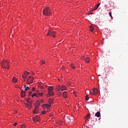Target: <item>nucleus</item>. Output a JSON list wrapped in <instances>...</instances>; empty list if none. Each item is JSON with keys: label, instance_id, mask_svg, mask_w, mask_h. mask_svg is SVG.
Listing matches in <instances>:
<instances>
[{"label": "nucleus", "instance_id": "obj_1", "mask_svg": "<svg viewBox=\"0 0 128 128\" xmlns=\"http://www.w3.org/2000/svg\"><path fill=\"white\" fill-rule=\"evenodd\" d=\"M10 61L8 60H2L1 62V66L4 70H10Z\"/></svg>", "mask_w": 128, "mask_h": 128}, {"label": "nucleus", "instance_id": "obj_2", "mask_svg": "<svg viewBox=\"0 0 128 128\" xmlns=\"http://www.w3.org/2000/svg\"><path fill=\"white\" fill-rule=\"evenodd\" d=\"M42 12L44 16H47L52 14V10L50 8H44L42 10Z\"/></svg>", "mask_w": 128, "mask_h": 128}, {"label": "nucleus", "instance_id": "obj_3", "mask_svg": "<svg viewBox=\"0 0 128 128\" xmlns=\"http://www.w3.org/2000/svg\"><path fill=\"white\" fill-rule=\"evenodd\" d=\"M56 90H57L58 92H60V90L63 92V90H66V87L65 86L58 85L56 86Z\"/></svg>", "mask_w": 128, "mask_h": 128}, {"label": "nucleus", "instance_id": "obj_4", "mask_svg": "<svg viewBox=\"0 0 128 128\" xmlns=\"http://www.w3.org/2000/svg\"><path fill=\"white\" fill-rule=\"evenodd\" d=\"M46 36H52L53 38H56V36H55L56 32H54L52 30H49Z\"/></svg>", "mask_w": 128, "mask_h": 128}, {"label": "nucleus", "instance_id": "obj_5", "mask_svg": "<svg viewBox=\"0 0 128 128\" xmlns=\"http://www.w3.org/2000/svg\"><path fill=\"white\" fill-rule=\"evenodd\" d=\"M34 82V78L32 76H30L27 78V84H30Z\"/></svg>", "mask_w": 128, "mask_h": 128}, {"label": "nucleus", "instance_id": "obj_6", "mask_svg": "<svg viewBox=\"0 0 128 128\" xmlns=\"http://www.w3.org/2000/svg\"><path fill=\"white\" fill-rule=\"evenodd\" d=\"M93 92H90V94H94V96H96L98 94V90L96 88H94L92 89Z\"/></svg>", "mask_w": 128, "mask_h": 128}, {"label": "nucleus", "instance_id": "obj_7", "mask_svg": "<svg viewBox=\"0 0 128 128\" xmlns=\"http://www.w3.org/2000/svg\"><path fill=\"white\" fill-rule=\"evenodd\" d=\"M34 122H40V118L38 116H35L34 117H33L32 118Z\"/></svg>", "mask_w": 128, "mask_h": 128}, {"label": "nucleus", "instance_id": "obj_8", "mask_svg": "<svg viewBox=\"0 0 128 128\" xmlns=\"http://www.w3.org/2000/svg\"><path fill=\"white\" fill-rule=\"evenodd\" d=\"M28 74H30V72H24V74L22 75V78H26L28 76Z\"/></svg>", "mask_w": 128, "mask_h": 128}, {"label": "nucleus", "instance_id": "obj_9", "mask_svg": "<svg viewBox=\"0 0 128 128\" xmlns=\"http://www.w3.org/2000/svg\"><path fill=\"white\" fill-rule=\"evenodd\" d=\"M54 91H48V94H46V96H48V98H50V96H54Z\"/></svg>", "mask_w": 128, "mask_h": 128}, {"label": "nucleus", "instance_id": "obj_10", "mask_svg": "<svg viewBox=\"0 0 128 128\" xmlns=\"http://www.w3.org/2000/svg\"><path fill=\"white\" fill-rule=\"evenodd\" d=\"M63 98H68V94L66 93V92H64L62 93Z\"/></svg>", "mask_w": 128, "mask_h": 128}, {"label": "nucleus", "instance_id": "obj_11", "mask_svg": "<svg viewBox=\"0 0 128 128\" xmlns=\"http://www.w3.org/2000/svg\"><path fill=\"white\" fill-rule=\"evenodd\" d=\"M100 6V3L96 4V6L94 7V8L93 9V10H98V6Z\"/></svg>", "mask_w": 128, "mask_h": 128}, {"label": "nucleus", "instance_id": "obj_12", "mask_svg": "<svg viewBox=\"0 0 128 128\" xmlns=\"http://www.w3.org/2000/svg\"><path fill=\"white\" fill-rule=\"evenodd\" d=\"M21 96L22 98H24V96H26V92H24V91H22Z\"/></svg>", "mask_w": 128, "mask_h": 128}, {"label": "nucleus", "instance_id": "obj_13", "mask_svg": "<svg viewBox=\"0 0 128 128\" xmlns=\"http://www.w3.org/2000/svg\"><path fill=\"white\" fill-rule=\"evenodd\" d=\"M95 116H97V118H100V112H96Z\"/></svg>", "mask_w": 128, "mask_h": 128}, {"label": "nucleus", "instance_id": "obj_14", "mask_svg": "<svg viewBox=\"0 0 128 128\" xmlns=\"http://www.w3.org/2000/svg\"><path fill=\"white\" fill-rule=\"evenodd\" d=\"M26 106L29 108H32V102H29V103L26 104Z\"/></svg>", "mask_w": 128, "mask_h": 128}, {"label": "nucleus", "instance_id": "obj_15", "mask_svg": "<svg viewBox=\"0 0 128 128\" xmlns=\"http://www.w3.org/2000/svg\"><path fill=\"white\" fill-rule=\"evenodd\" d=\"M48 91H54V87L49 86L48 88Z\"/></svg>", "mask_w": 128, "mask_h": 128}, {"label": "nucleus", "instance_id": "obj_16", "mask_svg": "<svg viewBox=\"0 0 128 128\" xmlns=\"http://www.w3.org/2000/svg\"><path fill=\"white\" fill-rule=\"evenodd\" d=\"M29 88H30V87H28L26 85H24V90H29Z\"/></svg>", "mask_w": 128, "mask_h": 128}, {"label": "nucleus", "instance_id": "obj_17", "mask_svg": "<svg viewBox=\"0 0 128 128\" xmlns=\"http://www.w3.org/2000/svg\"><path fill=\"white\" fill-rule=\"evenodd\" d=\"M85 60H86V62L88 64V62H90V58L87 57V58H86Z\"/></svg>", "mask_w": 128, "mask_h": 128}, {"label": "nucleus", "instance_id": "obj_18", "mask_svg": "<svg viewBox=\"0 0 128 128\" xmlns=\"http://www.w3.org/2000/svg\"><path fill=\"white\" fill-rule=\"evenodd\" d=\"M90 118V116L89 115V114H87V115L84 117V120Z\"/></svg>", "mask_w": 128, "mask_h": 128}, {"label": "nucleus", "instance_id": "obj_19", "mask_svg": "<svg viewBox=\"0 0 128 128\" xmlns=\"http://www.w3.org/2000/svg\"><path fill=\"white\" fill-rule=\"evenodd\" d=\"M34 96H36V98H38V94L36 93H34L32 95V98H34Z\"/></svg>", "mask_w": 128, "mask_h": 128}, {"label": "nucleus", "instance_id": "obj_20", "mask_svg": "<svg viewBox=\"0 0 128 128\" xmlns=\"http://www.w3.org/2000/svg\"><path fill=\"white\" fill-rule=\"evenodd\" d=\"M90 32H92L94 30V27L92 26H90Z\"/></svg>", "mask_w": 128, "mask_h": 128}, {"label": "nucleus", "instance_id": "obj_21", "mask_svg": "<svg viewBox=\"0 0 128 128\" xmlns=\"http://www.w3.org/2000/svg\"><path fill=\"white\" fill-rule=\"evenodd\" d=\"M17 80L16 78H13L12 79V82H16Z\"/></svg>", "mask_w": 128, "mask_h": 128}, {"label": "nucleus", "instance_id": "obj_22", "mask_svg": "<svg viewBox=\"0 0 128 128\" xmlns=\"http://www.w3.org/2000/svg\"><path fill=\"white\" fill-rule=\"evenodd\" d=\"M102 84L104 86H108V83H106V82H104L103 83H102Z\"/></svg>", "mask_w": 128, "mask_h": 128}, {"label": "nucleus", "instance_id": "obj_23", "mask_svg": "<svg viewBox=\"0 0 128 128\" xmlns=\"http://www.w3.org/2000/svg\"><path fill=\"white\" fill-rule=\"evenodd\" d=\"M53 102H54V100H52V98H50L49 99V102H50V104H52Z\"/></svg>", "mask_w": 128, "mask_h": 128}, {"label": "nucleus", "instance_id": "obj_24", "mask_svg": "<svg viewBox=\"0 0 128 128\" xmlns=\"http://www.w3.org/2000/svg\"><path fill=\"white\" fill-rule=\"evenodd\" d=\"M70 66H71L73 70H74L76 68V66H74V65H72V64H70Z\"/></svg>", "mask_w": 128, "mask_h": 128}, {"label": "nucleus", "instance_id": "obj_25", "mask_svg": "<svg viewBox=\"0 0 128 128\" xmlns=\"http://www.w3.org/2000/svg\"><path fill=\"white\" fill-rule=\"evenodd\" d=\"M109 16H110L111 18L112 19V12H109Z\"/></svg>", "mask_w": 128, "mask_h": 128}, {"label": "nucleus", "instance_id": "obj_26", "mask_svg": "<svg viewBox=\"0 0 128 128\" xmlns=\"http://www.w3.org/2000/svg\"><path fill=\"white\" fill-rule=\"evenodd\" d=\"M46 107L48 108L50 107V104H46Z\"/></svg>", "mask_w": 128, "mask_h": 128}, {"label": "nucleus", "instance_id": "obj_27", "mask_svg": "<svg viewBox=\"0 0 128 128\" xmlns=\"http://www.w3.org/2000/svg\"><path fill=\"white\" fill-rule=\"evenodd\" d=\"M21 128H26V125L24 124H22L21 125Z\"/></svg>", "mask_w": 128, "mask_h": 128}, {"label": "nucleus", "instance_id": "obj_28", "mask_svg": "<svg viewBox=\"0 0 128 128\" xmlns=\"http://www.w3.org/2000/svg\"><path fill=\"white\" fill-rule=\"evenodd\" d=\"M85 98H86V100H88V98H88V96H86Z\"/></svg>", "mask_w": 128, "mask_h": 128}, {"label": "nucleus", "instance_id": "obj_29", "mask_svg": "<svg viewBox=\"0 0 128 128\" xmlns=\"http://www.w3.org/2000/svg\"><path fill=\"white\" fill-rule=\"evenodd\" d=\"M42 64H46V62L44 60H41Z\"/></svg>", "mask_w": 128, "mask_h": 128}, {"label": "nucleus", "instance_id": "obj_30", "mask_svg": "<svg viewBox=\"0 0 128 128\" xmlns=\"http://www.w3.org/2000/svg\"><path fill=\"white\" fill-rule=\"evenodd\" d=\"M43 94H42V92H41V93H39L38 94V96H43Z\"/></svg>", "mask_w": 128, "mask_h": 128}, {"label": "nucleus", "instance_id": "obj_31", "mask_svg": "<svg viewBox=\"0 0 128 128\" xmlns=\"http://www.w3.org/2000/svg\"><path fill=\"white\" fill-rule=\"evenodd\" d=\"M46 110H43V111L42 112V114H46Z\"/></svg>", "mask_w": 128, "mask_h": 128}, {"label": "nucleus", "instance_id": "obj_32", "mask_svg": "<svg viewBox=\"0 0 128 128\" xmlns=\"http://www.w3.org/2000/svg\"><path fill=\"white\" fill-rule=\"evenodd\" d=\"M33 114H36V110L35 109L33 110Z\"/></svg>", "mask_w": 128, "mask_h": 128}, {"label": "nucleus", "instance_id": "obj_33", "mask_svg": "<svg viewBox=\"0 0 128 128\" xmlns=\"http://www.w3.org/2000/svg\"><path fill=\"white\" fill-rule=\"evenodd\" d=\"M26 102L28 103L30 102V98H28V99L26 100Z\"/></svg>", "mask_w": 128, "mask_h": 128}, {"label": "nucleus", "instance_id": "obj_34", "mask_svg": "<svg viewBox=\"0 0 128 128\" xmlns=\"http://www.w3.org/2000/svg\"><path fill=\"white\" fill-rule=\"evenodd\" d=\"M32 90V92H34L36 90V88H33Z\"/></svg>", "mask_w": 128, "mask_h": 128}, {"label": "nucleus", "instance_id": "obj_35", "mask_svg": "<svg viewBox=\"0 0 128 128\" xmlns=\"http://www.w3.org/2000/svg\"><path fill=\"white\" fill-rule=\"evenodd\" d=\"M74 94L75 96H78V95H76V92H74Z\"/></svg>", "mask_w": 128, "mask_h": 128}, {"label": "nucleus", "instance_id": "obj_36", "mask_svg": "<svg viewBox=\"0 0 128 128\" xmlns=\"http://www.w3.org/2000/svg\"><path fill=\"white\" fill-rule=\"evenodd\" d=\"M29 96H30V94H32V92L30 91L29 92Z\"/></svg>", "mask_w": 128, "mask_h": 128}, {"label": "nucleus", "instance_id": "obj_37", "mask_svg": "<svg viewBox=\"0 0 128 128\" xmlns=\"http://www.w3.org/2000/svg\"><path fill=\"white\" fill-rule=\"evenodd\" d=\"M16 124H18L17 122H15L14 124V126H16Z\"/></svg>", "mask_w": 128, "mask_h": 128}, {"label": "nucleus", "instance_id": "obj_38", "mask_svg": "<svg viewBox=\"0 0 128 128\" xmlns=\"http://www.w3.org/2000/svg\"><path fill=\"white\" fill-rule=\"evenodd\" d=\"M64 68H65L64 66H62V70H64Z\"/></svg>", "mask_w": 128, "mask_h": 128}, {"label": "nucleus", "instance_id": "obj_39", "mask_svg": "<svg viewBox=\"0 0 128 128\" xmlns=\"http://www.w3.org/2000/svg\"><path fill=\"white\" fill-rule=\"evenodd\" d=\"M101 44H104V42H102Z\"/></svg>", "mask_w": 128, "mask_h": 128}, {"label": "nucleus", "instance_id": "obj_40", "mask_svg": "<svg viewBox=\"0 0 128 128\" xmlns=\"http://www.w3.org/2000/svg\"><path fill=\"white\" fill-rule=\"evenodd\" d=\"M92 54L94 56V53H92Z\"/></svg>", "mask_w": 128, "mask_h": 128}, {"label": "nucleus", "instance_id": "obj_41", "mask_svg": "<svg viewBox=\"0 0 128 128\" xmlns=\"http://www.w3.org/2000/svg\"><path fill=\"white\" fill-rule=\"evenodd\" d=\"M24 82H26V80H24Z\"/></svg>", "mask_w": 128, "mask_h": 128}, {"label": "nucleus", "instance_id": "obj_42", "mask_svg": "<svg viewBox=\"0 0 128 128\" xmlns=\"http://www.w3.org/2000/svg\"><path fill=\"white\" fill-rule=\"evenodd\" d=\"M69 84H70V82H69Z\"/></svg>", "mask_w": 128, "mask_h": 128}, {"label": "nucleus", "instance_id": "obj_43", "mask_svg": "<svg viewBox=\"0 0 128 128\" xmlns=\"http://www.w3.org/2000/svg\"><path fill=\"white\" fill-rule=\"evenodd\" d=\"M60 94H62V92H60Z\"/></svg>", "mask_w": 128, "mask_h": 128}, {"label": "nucleus", "instance_id": "obj_44", "mask_svg": "<svg viewBox=\"0 0 128 128\" xmlns=\"http://www.w3.org/2000/svg\"><path fill=\"white\" fill-rule=\"evenodd\" d=\"M46 86H46V85H45Z\"/></svg>", "mask_w": 128, "mask_h": 128}, {"label": "nucleus", "instance_id": "obj_45", "mask_svg": "<svg viewBox=\"0 0 128 128\" xmlns=\"http://www.w3.org/2000/svg\"><path fill=\"white\" fill-rule=\"evenodd\" d=\"M69 120H70V118H69Z\"/></svg>", "mask_w": 128, "mask_h": 128}]
</instances>
